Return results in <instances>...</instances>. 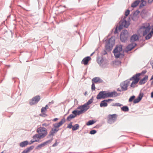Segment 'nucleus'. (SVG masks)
<instances>
[{"label":"nucleus","mask_w":153,"mask_h":153,"mask_svg":"<svg viewBox=\"0 0 153 153\" xmlns=\"http://www.w3.org/2000/svg\"><path fill=\"white\" fill-rule=\"evenodd\" d=\"M115 38L114 37H111L106 42L105 48L107 50L109 51L111 50L113 46L114 45Z\"/></svg>","instance_id":"6"},{"label":"nucleus","mask_w":153,"mask_h":153,"mask_svg":"<svg viewBox=\"0 0 153 153\" xmlns=\"http://www.w3.org/2000/svg\"><path fill=\"white\" fill-rule=\"evenodd\" d=\"M91 59L89 56H87L84 58L82 61V63L84 65H86L88 64V62Z\"/></svg>","instance_id":"17"},{"label":"nucleus","mask_w":153,"mask_h":153,"mask_svg":"<svg viewBox=\"0 0 153 153\" xmlns=\"http://www.w3.org/2000/svg\"><path fill=\"white\" fill-rule=\"evenodd\" d=\"M84 95L85 96L87 95V91L85 92L84 93Z\"/></svg>","instance_id":"49"},{"label":"nucleus","mask_w":153,"mask_h":153,"mask_svg":"<svg viewBox=\"0 0 153 153\" xmlns=\"http://www.w3.org/2000/svg\"><path fill=\"white\" fill-rule=\"evenodd\" d=\"M139 38V36L137 34H134L131 36V42L137 40Z\"/></svg>","instance_id":"19"},{"label":"nucleus","mask_w":153,"mask_h":153,"mask_svg":"<svg viewBox=\"0 0 153 153\" xmlns=\"http://www.w3.org/2000/svg\"><path fill=\"white\" fill-rule=\"evenodd\" d=\"M79 127V126L78 124H76L74 125L72 128V130L73 131H75Z\"/></svg>","instance_id":"28"},{"label":"nucleus","mask_w":153,"mask_h":153,"mask_svg":"<svg viewBox=\"0 0 153 153\" xmlns=\"http://www.w3.org/2000/svg\"><path fill=\"white\" fill-rule=\"evenodd\" d=\"M152 68L153 69V62L152 64Z\"/></svg>","instance_id":"51"},{"label":"nucleus","mask_w":153,"mask_h":153,"mask_svg":"<svg viewBox=\"0 0 153 153\" xmlns=\"http://www.w3.org/2000/svg\"><path fill=\"white\" fill-rule=\"evenodd\" d=\"M54 101H51V102H49V105H51V104H53L54 103Z\"/></svg>","instance_id":"45"},{"label":"nucleus","mask_w":153,"mask_h":153,"mask_svg":"<svg viewBox=\"0 0 153 153\" xmlns=\"http://www.w3.org/2000/svg\"><path fill=\"white\" fill-rule=\"evenodd\" d=\"M65 121V118L62 119L58 123H56L53 124V126L56 128H58L62 125Z\"/></svg>","instance_id":"14"},{"label":"nucleus","mask_w":153,"mask_h":153,"mask_svg":"<svg viewBox=\"0 0 153 153\" xmlns=\"http://www.w3.org/2000/svg\"><path fill=\"white\" fill-rule=\"evenodd\" d=\"M143 96V93H140L138 97L135 99L133 101L134 104H136L139 102L142 99Z\"/></svg>","instance_id":"12"},{"label":"nucleus","mask_w":153,"mask_h":153,"mask_svg":"<svg viewBox=\"0 0 153 153\" xmlns=\"http://www.w3.org/2000/svg\"><path fill=\"white\" fill-rule=\"evenodd\" d=\"M129 25V22L127 21L125 17L120 22V25L118 27V29L120 31L123 27L127 28L128 26Z\"/></svg>","instance_id":"7"},{"label":"nucleus","mask_w":153,"mask_h":153,"mask_svg":"<svg viewBox=\"0 0 153 153\" xmlns=\"http://www.w3.org/2000/svg\"><path fill=\"white\" fill-rule=\"evenodd\" d=\"M101 107H102V106H100Z\"/></svg>","instance_id":"54"},{"label":"nucleus","mask_w":153,"mask_h":153,"mask_svg":"<svg viewBox=\"0 0 153 153\" xmlns=\"http://www.w3.org/2000/svg\"><path fill=\"white\" fill-rule=\"evenodd\" d=\"M140 1H136L134 2L131 5V6L133 7H135L137 6L139 4Z\"/></svg>","instance_id":"24"},{"label":"nucleus","mask_w":153,"mask_h":153,"mask_svg":"<svg viewBox=\"0 0 153 153\" xmlns=\"http://www.w3.org/2000/svg\"><path fill=\"white\" fill-rule=\"evenodd\" d=\"M151 97L152 98H153V91L151 93Z\"/></svg>","instance_id":"46"},{"label":"nucleus","mask_w":153,"mask_h":153,"mask_svg":"<svg viewBox=\"0 0 153 153\" xmlns=\"http://www.w3.org/2000/svg\"><path fill=\"white\" fill-rule=\"evenodd\" d=\"M89 108V106H79L78 108L80 109V110L77 111V115H79L81 114L82 112L85 111Z\"/></svg>","instance_id":"10"},{"label":"nucleus","mask_w":153,"mask_h":153,"mask_svg":"<svg viewBox=\"0 0 153 153\" xmlns=\"http://www.w3.org/2000/svg\"><path fill=\"white\" fill-rule=\"evenodd\" d=\"M121 109L123 111H128V108L126 106H124L121 108Z\"/></svg>","instance_id":"30"},{"label":"nucleus","mask_w":153,"mask_h":153,"mask_svg":"<svg viewBox=\"0 0 153 153\" xmlns=\"http://www.w3.org/2000/svg\"><path fill=\"white\" fill-rule=\"evenodd\" d=\"M3 153V152H1V153Z\"/></svg>","instance_id":"55"},{"label":"nucleus","mask_w":153,"mask_h":153,"mask_svg":"<svg viewBox=\"0 0 153 153\" xmlns=\"http://www.w3.org/2000/svg\"><path fill=\"white\" fill-rule=\"evenodd\" d=\"M104 52H105V53H104V54L105 55V54H106L107 53H106V52L105 51H104Z\"/></svg>","instance_id":"52"},{"label":"nucleus","mask_w":153,"mask_h":153,"mask_svg":"<svg viewBox=\"0 0 153 153\" xmlns=\"http://www.w3.org/2000/svg\"><path fill=\"white\" fill-rule=\"evenodd\" d=\"M36 132L37 134H36L33 137V140L30 141V145L34 142H38L41 139L45 137L47 134L48 132L47 129L43 127H40L37 128Z\"/></svg>","instance_id":"3"},{"label":"nucleus","mask_w":153,"mask_h":153,"mask_svg":"<svg viewBox=\"0 0 153 153\" xmlns=\"http://www.w3.org/2000/svg\"><path fill=\"white\" fill-rule=\"evenodd\" d=\"M136 45V44L135 43L131 44L129 45L126 48V51L127 52L129 51H130Z\"/></svg>","instance_id":"16"},{"label":"nucleus","mask_w":153,"mask_h":153,"mask_svg":"<svg viewBox=\"0 0 153 153\" xmlns=\"http://www.w3.org/2000/svg\"><path fill=\"white\" fill-rule=\"evenodd\" d=\"M53 140V138H52L51 139L48 140L41 144L38 145L36 146V149L37 150H39L42 149V148L44 146L48 144H50Z\"/></svg>","instance_id":"8"},{"label":"nucleus","mask_w":153,"mask_h":153,"mask_svg":"<svg viewBox=\"0 0 153 153\" xmlns=\"http://www.w3.org/2000/svg\"><path fill=\"white\" fill-rule=\"evenodd\" d=\"M148 78L147 76H145L142 79H141L139 82L140 85H142L144 84L146 82V81Z\"/></svg>","instance_id":"21"},{"label":"nucleus","mask_w":153,"mask_h":153,"mask_svg":"<svg viewBox=\"0 0 153 153\" xmlns=\"http://www.w3.org/2000/svg\"><path fill=\"white\" fill-rule=\"evenodd\" d=\"M34 147V146H32L29 147L27 148L26 149L27 150V151L29 152L30 151V150H32V149H33Z\"/></svg>","instance_id":"36"},{"label":"nucleus","mask_w":153,"mask_h":153,"mask_svg":"<svg viewBox=\"0 0 153 153\" xmlns=\"http://www.w3.org/2000/svg\"><path fill=\"white\" fill-rule=\"evenodd\" d=\"M27 141H25L20 143L19 144V146L21 147H23L27 146L28 144H29Z\"/></svg>","instance_id":"22"},{"label":"nucleus","mask_w":153,"mask_h":153,"mask_svg":"<svg viewBox=\"0 0 153 153\" xmlns=\"http://www.w3.org/2000/svg\"><path fill=\"white\" fill-rule=\"evenodd\" d=\"M116 58L123 57L124 55L122 53V46L121 45H117L113 51Z\"/></svg>","instance_id":"5"},{"label":"nucleus","mask_w":153,"mask_h":153,"mask_svg":"<svg viewBox=\"0 0 153 153\" xmlns=\"http://www.w3.org/2000/svg\"><path fill=\"white\" fill-rule=\"evenodd\" d=\"M94 52L91 55V56H92L94 53Z\"/></svg>","instance_id":"53"},{"label":"nucleus","mask_w":153,"mask_h":153,"mask_svg":"<svg viewBox=\"0 0 153 153\" xmlns=\"http://www.w3.org/2000/svg\"><path fill=\"white\" fill-rule=\"evenodd\" d=\"M117 115L116 114L108 115V123L112 124L114 123L116 120Z\"/></svg>","instance_id":"9"},{"label":"nucleus","mask_w":153,"mask_h":153,"mask_svg":"<svg viewBox=\"0 0 153 153\" xmlns=\"http://www.w3.org/2000/svg\"><path fill=\"white\" fill-rule=\"evenodd\" d=\"M58 131V129H56V128H53L50 132L49 134L47 137L48 138H49L51 136L53 135L54 134L57 132Z\"/></svg>","instance_id":"18"},{"label":"nucleus","mask_w":153,"mask_h":153,"mask_svg":"<svg viewBox=\"0 0 153 153\" xmlns=\"http://www.w3.org/2000/svg\"><path fill=\"white\" fill-rule=\"evenodd\" d=\"M129 12H130V11L128 10H127L126 11V12L125 13V14L126 16H127L129 15Z\"/></svg>","instance_id":"39"},{"label":"nucleus","mask_w":153,"mask_h":153,"mask_svg":"<svg viewBox=\"0 0 153 153\" xmlns=\"http://www.w3.org/2000/svg\"><path fill=\"white\" fill-rule=\"evenodd\" d=\"M29 152L26 149L24 150L21 153H28Z\"/></svg>","instance_id":"41"},{"label":"nucleus","mask_w":153,"mask_h":153,"mask_svg":"<svg viewBox=\"0 0 153 153\" xmlns=\"http://www.w3.org/2000/svg\"><path fill=\"white\" fill-rule=\"evenodd\" d=\"M117 92L115 91L107 92L105 91L100 92L97 95V99H104L107 97H112L115 96Z\"/></svg>","instance_id":"4"},{"label":"nucleus","mask_w":153,"mask_h":153,"mask_svg":"<svg viewBox=\"0 0 153 153\" xmlns=\"http://www.w3.org/2000/svg\"><path fill=\"white\" fill-rule=\"evenodd\" d=\"M58 144V143L57 142V140H56L55 143L52 145L53 147H55Z\"/></svg>","instance_id":"40"},{"label":"nucleus","mask_w":153,"mask_h":153,"mask_svg":"<svg viewBox=\"0 0 153 153\" xmlns=\"http://www.w3.org/2000/svg\"><path fill=\"white\" fill-rule=\"evenodd\" d=\"M118 27H117L115 29V30L114 32V34H116L117 33Z\"/></svg>","instance_id":"42"},{"label":"nucleus","mask_w":153,"mask_h":153,"mask_svg":"<svg viewBox=\"0 0 153 153\" xmlns=\"http://www.w3.org/2000/svg\"><path fill=\"white\" fill-rule=\"evenodd\" d=\"M95 87L94 84V83L92 82V84L91 85V90L92 91L95 90Z\"/></svg>","instance_id":"34"},{"label":"nucleus","mask_w":153,"mask_h":153,"mask_svg":"<svg viewBox=\"0 0 153 153\" xmlns=\"http://www.w3.org/2000/svg\"><path fill=\"white\" fill-rule=\"evenodd\" d=\"M128 36H123L122 37V38H121V34H120V39L121 41L123 42H124L127 39V38H128Z\"/></svg>","instance_id":"27"},{"label":"nucleus","mask_w":153,"mask_h":153,"mask_svg":"<svg viewBox=\"0 0 153 153\" xmlns=\"http://www.w3.org/2000/svg\"><path fill=\"white\" fill-rule=\"evenodd\" d=\"M153 0H149V3H151L153 1Z\"/></svg>","instance_id":"50"},{"label":"nucleus","mask_w":153,"mask_h":153,"mask_svg":"<svg viewBox=\"0 0 153 153\" xmlns=\"http://www.w3.org/2000/svg\"><path fill=\"white\" fill-rule=\"evenodd\" d=\"M72 123L71 122L68 125L67 127L69 128H73V126H72Z\"/></svg>","instance_id":"35"},{"label":"nucleus","mask_w":153,"mask_h":153,"mask_svg":"<svg viewBox=\"0 0 153 153\" xmlns=\"http://www.w3.org/2000/svg\"><path fill=\"white\" fill-rule=\"evenodd\" d=\"M97 132L96 130H93L90 131V133L91 134H95Z\"/></svg>","instance_id":"37"},{"label":"nucleus","mask_w":153,"mask_h":153,"mask_svg":"<svg viewBox=\"0 0 153 153\" xmlns=\"http://www.w3.org/2000/svg\"><path fill=\"white\" fill-rule=\"evenodd\" d=\"M141 74L140 73L136 74L130 79L127 80L121 83L120 84V86L123 90L125 91L127 89V87L129 84L130 81L133 79V80L131 83V87L134 88L135 85L138 82L139 80V77Z\"/></svg>","instance_id":"2"},{"label":"nucleus","mask_w":153,"mask_h":153,"mask_svg":"<svg viewBox=\"0 0 153 153\" xmlns=\"http://www.w3.org/2000/svg\"><path fill=\"white\" fill-rule=\"evenodd\" d=\"M48 108V106H45V107H42L41 109V114H40L39 115L43 117H45L47 116L45 114L47 109Z\"/></svg>","instance_id":"13"},{"label":"nucleus","mask_w":153,"mask_h":153,"mask_svg":"<svg viewBox=\"0 0 153 153\" xmlns=\"http://www.w3.org/2000/svg\"><path fill=\"white\" fill-rule=\"evenodd\" d=\"M141 3L140 4V6L142 7L144 6L146 4V2L144 0H141Z\"/></svg>","instance_id":"32"},{"label":"nucleus","mask_w":153,"mask_h":153,"mask_svg":"<svg viewBox=\"0 0 153 153\" xmlns=\"http://www.w3.org/2000/svg\"><path fill=\"white\" fill-rule=\"evenodd\" d=\"M117 90L118 91H120V92H121V91H124L123 90V89H122L121 88V89H120V88H117Z\"/></svg>","instance_id":"43"},{"label":"nucleus","mask_w":153,"mask_h":153,"mask_svg":"<svg viewBox=\"0 0 153 153\" xmlns=\"http://www.w3.org/2000/svg\"><path fill=\"white\" fill-rule=\"evenodd\" d=\"M40 96L39 95L33 97L30 101V105L36 104L40 100Z\"/></svg>","instance_id":"11"},{"label":"nucleus","mask_w":153,"mask_h":153,"mask_svg":"<svg viewBox=\"0 0 153 153\" xmlns=\"http://www.w3.org/2000/svg\"><path fill=\"white\" fill-rule=\"evenodd\" d=\"M74 117H75V116H74L73 114H71L67 117L66 120L67 121H70L72 120V119L74 118Z\"/></svg>","instance_id":"26"},{"label":"nucleus","mask_w":153,"mask_h":153,"mask_svg":"<svg viewBox=\"0 0 153 153\" xmlns=\"http://www.w3.org/2000/svg\"><path fill=\"white\" fill-rule=\"evenodd\" d=\"M58 120V119L57 118H55L53 119V120L54 121H57Z\"/></svg>","instance_id":"47"},{"label":"nucleus","mask_w":153,"mask_h":153,"mask_svg":"<svg viewBox=\"0 0 153 153\" xmlns=\"http://www.w3.org/2000/svg\"><path fill=\"white\" fill-rule=\"evenodd\" d=\"M92 82H93L94 83H96L98 82H102V81L100 78L98 77H96L92 79Z\"/></svg>","instance_id":"20"},{"label":"nucleus","mask_w":153,"mask_h":153,"mask_svg":"<svg viewBox=\"0 0 153 153\" xmlns=\"http://www.w3.org/2000/svg\"><path fill=\"white\" fill-rule=\"evenodd\" d=\"M95 122L93 120H90L86 123V125L87 126H90L93 124Z\"/></svg>","instance_id":"29"},{"label":"nucleus","mask_w":153,"mask_h":153,"mask_svg":"<svg viewBox=\"0 0 153 153\" xmlns=\"http://www.w3.org/2000/svg\"><path fill=\"white\" fill-rule=\"evenodd\" d=\"M122 105L121 104L118 103H115V104L114 105Z\"/></svg>","instance_id":"44"},{"label":"nucleus","mask_w":153,"mask_h":153,"mask_svg":"<svg viewBox=\"0 0 153 153\" xmlns=\"http://www.w3.org/2000/svg\"><path fill=\"white\" fill-rule=\"evenodd\" d=\"M93 101V99L92 98L90 99L87 102V103L84 104L83 105H88L91 104Z\"/></svg>","instance_id":"31"},{"label":"nucleus","mask_w":153,"mask_h":153,"mask_svg":"<svg viewBox=\"0 0 153 153\" xmlns=\"http://www.w3.org/2000/svg\"><path fill=\"white\" fill-rule=\"evenodd\" d=\"M112 101L113 100L111 99L105 100L101 102L100 105H107L108 104H109V103Z\"/></svg>","instance_id":"15"},{"label":"nucleus","mask_w":153,"mask_h":153,"mask_svg":"<svg viewBox=\"0 0 153 153\" xmlns=\"http://www.w3.org/2000/svg\"><path fill=\"white\" fill-rule=\"evenodd\" d=\"M42 126H46V123H43L42 124Z\"/></svg>","instance_id":"48"},{"label":"nucleus","mask_w":153,"mask_h":153,"mask_svg":"<svg viewBox=\"0 0 153 153\" xmlns=\"http://www.w3.org/2000/svg\"><path fill=\"white\" fill-rule=\"evenodd\" d=\"M135 98V96H131L129 100V101L130 102H131L134 100V98Z\"/></svg>","instance_id":"33"},{"label":"nucleus","mask_w":153,"mask_h":153,"mask_svg":"<svg viewBox=\"0 0 153 153\" xmlns=\"http://www.w3.org/2000/svg\"><path fill=\"white\" fill-rule=\"evenodd\" d=\"M104 61V59L103 58H99L97 59V62L101 66L102 65Z\"/></svg>","instance_id":"25"},{"label":"nucleus","mask_w":153,"mask_h":153,"mask_svg":"<svg viewBox=\"0 0 153 153\" xmlns=\"http://www.w3.org/2000/svg\"><path fill=\"white\" fill-rule=\"evenodd\" d=\"M138 33H142L143 36L148 34L146 36V39H150L153 35V26L151 27L149 23L143 24L138 30Z\"/></svg>","instance_id":"1"},{"label":"nucleus","mask_w":153,"mask_h":153,"mask_svg":"<svg viewBox=\"0 0 153 153\" xmlns=\"http://www.w3.org/2000/svg\"><path fill=\"white\" fill-rule=\"evenodd\" d=\"M72 113L74 114L73 115L75 116V117L77 115V111L76 110H74L72 112Z\"/></svg>","instance_id":"38"},{"label":"nucleus","mask_w":153,"mask_h":153,"mask_svg":"<svg viewBox=\"0 0 153 153\" xmlns=\"http://www.w3.org/2000/svg\"><path fill=\"white\" fill-rule=\"evenodd\" d=\"M121 38H122V37L123 36H128V31L126 30H123V31L121 33Z\"/></svg>","instance_id":"23"}]
</instances>
